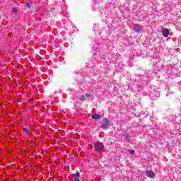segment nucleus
<instances>
[{
  "label": "nucleus",
  "mask_w": 181,
  "mask_h": 181,
  "mask_svg": "<svg viewBox=\"0 0 181 181\" xmlns=\"http://www.w3.org/2000/svg\"><path fill=\"white\" fill-rule=\"evenodd\" d=\"M25 5L27 8H32V5H30V3H26Z\"/></svg>",
  "instance_id": "obj_9"
},
{
  "label": "nucleus",
  "mask_w": 181,
  "mask_h": 181,
  "mask_svg": "<svg viewBox=\"0 0 181 181\" xmlns=\"http://www.w3.org/2000/svg\"><path fill=\"white\" fill-rule=\"evenodd\" d=\"M146 175L151 179H153V177H155V173H153V171H146Z\"/></svg>",
  "instance_id": "obj_4"
},
{
  "label": "nucleus",
  "mask_w": 181,
  "mask_h": 181,
  "mask_svg": "<svg viewBox=\"0 0 181 181\" xmlns=\"http://www.w3.org/2000/svg\"><path fill=\"white\" fill-rule=\"evenodd\" d=\"M73 177H80V173L77 172L76 173L73 174Z\"/></svg>",
  "instance_id": "obj_8"
},
{
  "label": "nucleus",
  "mask_w": 181,
  "mask_h": 181,
  "mask_svg": "<svg viewBox=\"0 0 181 181\" xmlns=\"http://www.w3.org/2000/svg\"><path fill=\"white\" fill-rule=\"evenodd\" d=\"M86 95V97H90V94H87Z\"/></svg>",
  "instance_id": "obj_14"
},
{
  "label": "nucleus",
  "mask_w": 181,
  "mask_h": 181,
  "mask_svg": "<svg viewBox=\"0 0 181 181\" xmlns=\"http://www.w3.org/2000/svg\"><path fill=\"white\" fill-rule=\"evenodd\" d=\"M125 139H128V136H126Z\"/></svg>",
  "instance_id": "obj_15"
},
{
  "label": "nucleus",
  "mask_w": 181,
  "mask_h": 181,
  "mask_svg": "<svg viewBox=\"0 0 181 181\" xmlns=\"http://www.w3.org/2000/svg\"><path fill=\"white\" fill-rule=\"evenodd\" d=\"M110 126V120L107 118L103 119L100 122V127L103 129H106Z\"/></svg>",
  "instance_id": "obj_1"
},
{
  "label": "nucleus",
  "mask_w": 181,
  "mask_h": 181,
  "mask_svg": "<svg viewBox=\"0 0 181 181\" xmlns=\"http://www.w3.org/2000/svg\"><path fill=\"white\" fill-rule=\"evenodd\" d=\"M84 95H82L81 98H80V100H81V101H82L83 103H84Z\"/></svg>",
  "instance_id": "obj_10"
},
{
  "label": "nucleus",
  "mask_w": 181,
  "mask_h": 181,
  "mask_svg": "<svg viewBox=\"0 0 181 181\" xmlns=\"http://www.w3.org/2000/svg\"><path fill=\"white\" fill-rule=\"evenodd\" d=\"M129 153H131V155H134V153H135V151L131 150L129 151Z\"/></svg>",
  "instance_id": "obj_11"
},
{
  "label": "nucleus",
  "mask_w": 181,
  "mask_h": 181,
  "mask_svg": "<svg viewBox=\"0 0 181 181\" xmlns=\"http://www.w3.org/2000/svg\"><path fill=\"white\" fill-rule=\"evenodd\" d=\"M23 132L26 135H29V130L26 128L23 129Z\"/></svg>",
  "instance_id": "obj_7"
},
{
  "label": "nucleus",
  "mask_w": 181,
  "mask_h": 181,
  "mask_svg": "<svg viewBox=\"0 0 181 181\" xmlns=\"http://www.w3.org/2000/svg\"><path fill=\"white\" fill-rule=\"evenodd\" d=\"M4 181H8L7 180H5Z\"/></svg>",
  "instance_id": "obj_16"
},
{
  "label": "nucleus",
  "mask_w": 181,
  "mask_h": 181,
  "mask_svg": "<svg viewBox=\"0 0 181 181\" xmlns=\"http://www.w3.org/2000/svg\"><path fill=\"white\" fill-rule=\"evenodd\" d=\"M161 33L164 37H168V36H169V30L163 27L161 28Z\"/></svg>",
  "instance_id": "obj_3"
},
{
  "label": "nucleus",
  "mask_w": 181,
  "mask_h": 181,
  "mask_svg": "<svg viewBox=\"0 0 181 181\" xmlns=\"http://www.w3.org/2000/svg\"><path fill=\"white\" fill-rule=\"evenodd\" d=\"M95 151L96 152H103L104 151V144L100 141H98L95 144Z\"/></svg>",
  "instance_id": "obj_2"
},
{
  "label": "nucleus",
  "mask_w": 181,
  "mask_h": 181,
  "mask_svg": "<svg viewBox=\"0 0 181 181\" xmlns=\"http://www.w3.org/2000/svg\"><path fill=\"white\" fill-rule=\"evenodd\" d=\"M92 118H93V119H100V118H101V115L95 114L92 115Z\"/></svg>",
  "instance_id": "obj_6"
},
{
  "label": "nucleus",
  "mask_w": 181,
  "mask_h": 181,
  "mask_svg": "<svg viewBox=\"0 0 181 181\" xmlns=\"http://www.w3.org/2000/svg\"><path fill=\"white\" fill-rule=\"evenodd\" d=\"M141 29H142L141 25H136L133 28V30H134V32H136V33H139L141 32Z\"/></svg>",
  "instance_id": "obj_5"
},
{
  "label": "nucleus",
  "mask_w": 181,
  "mask_h": 181,
  "mask_svg": "<svg viewBox=\"0 0 181 181\" xmlns=\"http://www.w3.org/2000/svg\"><path fill=\"white\" fill-rule=\"evenodd\" d=\"M13 12L14 13H16L18 12V9H16V8H14L13 9Z\"/></svg>",
  "instance_id": "obj_12"
},
{
  "label": "nucleus",
  "mask_w": 181,
  "mask_h": 181,
  "mask_svg": "<svg viewBox=\"0 0 181 181\" xmlns=\"http://www.w3.org/2000/svg\"><path fill=\"white\" fill-rule=\"evenodd\" d=\"M74 181H80V179L78 177H74Z\"/></svg>",
  "instance_id": "obj_13"
}]
</instances>
